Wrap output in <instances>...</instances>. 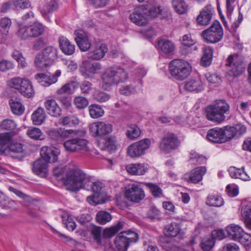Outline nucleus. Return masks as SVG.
I'll use <instances>...</instances> for the list:
<instances>
[{
    "label": "nucleus",
    "instance_id": "obj_1",
    "mask_svg": "<svg viewBox=\"0 0 251 251\" xmlns=\"http://www.w3.org/2000/svg\"><path fill=\"white\" fill-rule=\"evenodd\" d=\"M60 154L58 149L54 147H42L40 151L41 158L35 161L33 164V172L38 176L45 177L48 172V164L49 162L57 161Z\"/></svg>",
    "mask_w": 251,
    "mask_h": 251
},
{
    "label": "nucleus",
    "instance_id": "obj_2",
    "mask_svg": "<svg viewBox=\"0 0 251 251\" xmlns=\"http://www.w3.org/2000/svg\"><path fill=\"white\" fill-rule=\"evenodd\" d=\"M87 180L86 175L84 172L77 168L67 172L64 183L68 190L75 192L81 188L89 190L86 187Z\"/></svg>",
    "mask_w": 251,
    "mask_h": 251
},
{
    "label": "nucleus",
    "instance_id": "obj_3",
    "mask_svg": "<svg viewBox=\"0 0 251 251\" xmlns=\"http://www.w3.org/2000/svg\"><path fill=\"white\" fill-rule=\"evenodd\" d=\"M229 106L225 100H220L206 107L207 119L214 123L220 124L225 120V114L228 112Z\"/></svg>",
    "mask_w": 251,
    "mask_h": 251
},
{
    "label": "nucleus",
    "instance_id": "obj_4",
    "mask_svg": "<svg viewBox=\"0 0 251 251\" xmlns=\"http://www.w3.org/2000/svg\"><path fill=\"white\" fill-rule=\"evenodd\" d=\"M171 75L175 79L182 80L191 74L192 67L190 63L182 59H174L169 63Z\"/></svg>",
    "mask_w": 251,
    "mask_h": 251
},
{
    "label": "nucleus",
    "instance_id": "obj_5",
    "mask_svg": "<svg viewBox=\"0 0 251 251\" xmlns=\"http://www.w3.org/2000/svg\"><path fill=\"white\" fill-rule=\"evenodd\" d=\"M57 49L53 46H48L37 54L34 63L39 69L51 65L57 58Z\"/></svg>",
    "mask_w": 251,
    "mask_h": 251
},
{
    "label": "nucleus",
    "instance_id": "obj_6",
    "mask_svg": "<svg viewBox=\"0 0 251 251\" xmlns=\"http://www.w3.org/2000/svg\"><path fill=\"white\" fill-rule=\"evenodd\" d=\"M77 87H78V83L75 79L70 80L57 90L56 92L57 99L66 108H69L71 104L70 95L75 92Z\"/></svg>",
    "mask_w": 251,
    "mask_h": 251
},
{
    "label": "nucleus",
    "instance_id": "obj_7",
    "mask_svg": "<svg viewBox=\"0 0 251 251\" xmlns=\"http://www.w3.org/2000/svg\"><path fill=\"white\" fill-rule=\"evenodd\" d=\"M223 35L222 26L220 22L216 20L209 28L202 31L201 36L207 43L215 44L222 40Z\"/></svg>",
    "mask_w": 251,
    "mask_h": 251
},
{
    "label": "nucleus",
    "instance_id": "obj_8",
    "mask_svg": "<svg viewBox=\"0 0 251 251\" xmlns=\"http://www.w3.org/2000/svg\"><path fill=\"white\" fill-rule=\"evenodd\" d=\"M138 235L134 232L123 231L116 237L115 244L120 251H126L128 247L138 240Z\"/></svg>",
    "mask_w": 251,
    "mask_h": 251
},
{
    "label": "nucleus",
    "instance_id": "obj_9",
    "mask_svg": "<svg viewBox=\"0 0 251 251\" xmlns=\"http://www.w3.org/2000/svg\"><path fill=\"white\" fill-rule=\"evenodd\" d=\"M151 145L150 139L145 138L131 144L127 148V155L131 158H138L145 154Z\"/></svg>",
    "mask_w": 251,
    "mask_h": 251
},
{
    "label": "nucleus",
    "instance_id": "obj_10",
    "mask_svg": "<svg viewBox=\"0 0 251 251\" xmlns=\"http://www.w3.org/2000/svg\"><path fill=\"white\" fill-rule=\"evenodd\" d=\"M89 130L93 136L105 138L112 132L113 127L111 124L98 122L89 126Z\"/></svg>",
    "mask_w": 251,
    "mask_h": 251
},
{
    "label": "nucleus",
    "instance_id": "obj_11",
    "mask_svg": "<svg viewBox=\"0 0 251 251\" xmlns=\"http://www.w3.org/2000/svg\"><path fill=\"white\" fill-rule=\"evenodd\" d=\"M87 186H90V189L93 192V194L87 198V202L91 205H96L104 202L102 201L101 191L102 187V183L100 181L91 182L87 180Z\"/></svg>",
    "mask_w": 251,
    "mask_h": 251
},
{
    "label": "nucleus",
    "instance_id": "obj_12",
    "mask_svg": "<svg viewBox=\"0 0 251 251\" xmlns=\"http://www.w3.org/2000/svg\"><path fill=\"white\" fill-rule=\"evenodd\" d=\"M226 66L231 67L229 75L233 77L240 76L245 72L246 68V65L242 60L238 57L234 58L232 54L229 55L226 59Z\"/></svg>",
    "mask_w": 251,
    "mask_h": 251
},
{
    "label": "nucleus",
    "instance_id": "obj_13",
    "mask_svg": "<svg viewBox=\"0 0 251 251\" xmlns=\"http://www.w3.org/2000/svg\"><path fill=\"white\" fill-rule=\"evenodd\" d=\"M180 145L178 137L174 133H170L164 136L159 144L161 151L165 153H170L176 149Z\"/></svg>",
    "mask_w": 251,
    "mask_h": 251
},
{
    "label": "nucleus",
    "instance_id": "obj_14",
    "mask_svg": "<svg viewBox=\"0 0 251 251\" xmlns=\"http://www.w3.org/2000/svg\"><path fill=\"white\" fill-rule=\"evenodd\" d=\"M65 150L70 152H77L80 150H86L87 148V141L78 137L65 140L63 143Z\"/></svg>",
    "mask_w": 251,
    "mask_h": 251
},
{
    "label": "nucleus",
    "instance_id": "obj_15",
    "mask_svg": "<svg viewBox=\"0 0 251 251\" xmlns=\"http://www.w3.org/2000/svg\"><path fill=\"white\" fill-rule=\"evenodd\" d=\"M145 196L142 188L137 184H131L126 187L125 197L129 201L137 203Z\"/></svg>",
    "mask_w": 251,
    "mask_h": 251
},
{
    "label": "nucleus",
    "instance_id": "obj_16",
    "mask_svg": "<svg viewBox=\"0 0 251 251\" xmlns=\"http://www.w3.org/2000/svg\"><path fill=\"white\" fill-rule=\"evenodd\" d=\"M72 129H65L63 128H51L48 131L49 138L54 143L60 144L69 137L70 134L73 133Z\"/></svg>",
    "mask_w": 251,
    "mask_h": 251
},
{
    "label": "nucleus",
    "instance_id": "obj_17",
    "mask_svg": "<svg viewBox=\"0 0 251 251\" xmlns=\"http://www.w3.org/2000/svg\"><path fill=\"white\" fill-rule=\"evenodd\" d=\"M101 68V65L99 62L91 63L89 61H84L80 67V71L83 76L89 78L99 73Z\"/></svg>",
    "mask_w": 251,
    "mask_h": 251
},
{
    "label": "nucleus",
    "instance_id": "obj_18",
    "mask_svg": "<svg viewBox=\"0 0 251 251\" xmlns=\"http://www.w3.org/2000/svg\"><path fill=\"white\" fill-rule=\"evenodd\" d=\"M145 9L142 5L135 8L130 15L129 19L131 21L138 26L146 25L148 19Z\"/></svg>",
    "mask_w": 251,
    "mask_h": 251
},
{
    "label": "nucleus",
    "instance_id": "obj_19",
    "mask_svg": "<svg viewBox=\"0 0 251 251\" xmlns=\"http://www.w3.org/2000/svg\"><path fill=\"white\" fill-rule=\"evenodd\" d=\"M76 43L81 51H87L91 46V43L86 34L81 29L75 32Z\"/></svg>",
    "mask_w": 251,
    "mask_h": 251
},
{
    "label": "nucleus",
    "instance_id": "obj_20",
    "mask_svg": "<svg viewBox=\"0 0 251 251\" xmlns=\"http://www.w3.org/2000/svg\"><path fill=\"white\" fill-rule=\"evenodd\" d=\"M206 138L208 141L214 143L221 144L226 142L222 128L214 127L209 129L207 133Z\"/></svg>",
    "mask_w": 251,
    "mask_h": 251
},
{
    "label": "nucleus",
    "instance_id": "obj_21",
    "mask_svg": "<svg viewBox=\"0 0 251 251\" xmlns=\"http://www.w3.org/2000/svg\"><path fill=\"white\" fill-rule=\"evenodd\" d=\"M214 12L211 5L205 6L197 18L198 24L200 25H208L212 19Z\"/></svg>",
    "mask_w": 251,
    "mask_h": 251
},
{
    "label": "nucleus",
    "instance_id": "obj_22",
    "mask_svg": "<svg viewBox=\"0 0 251 251\" xmlns=\"http://www.w3.org/2000/svg\"><path fill=\"white\" fill-rule=\"evenodd\" d=\"M59 48L62 52L66 55H72L75 51V44L69 41L66 37L60 36L58 38Z\"/></svg>",
    "mask_w": 251,
    "mask_h": 251
},
{
    "label": "nucleus",
    "instance_id": "obj_23",
    "mask_svg": "<svg viewBox=\"0 0 251 251\" xmlns=\"http://www.w3.org/2000/svg\"><path fill=\"white\" fill-rule=\"evenodd\" d=\"M142 6L145 9V11H146L147 19L158 17L162 10L160 6L154 1L149 2Z\"/></svg>",
    "mask_w": 251,
    "mask_h": 251
},
{
    "label": "nucleus",
    "instance_id": "obj_24",
    "mask_svg": "<svg viewBox=\"0 0 251 251\" xmlns=\"http://www.w3.org/2000/svg\"><path fill=\"white\" fill-rule=\"evenodd\" d=\"M175 48V44L169 40L161 39L157 42L158 50L166 55L172 54Z\"/></svg>",
    "mask_w": 251,
    "mask_h": 251
},
{
    "label": "nucleus",
    "instance_id": "obj_25",
    "mask_svg": "<svg viewBox=\"0 0 251 251\" xmlns=\"http://www.w3.org/2000/svg\"><path fill=\"white\" fill-rule=\"evenodd\" d=\"M185 89L189 92L199 93L204 89V84L200 78L192 79L185 82Z\"/></svg>",
    "mask_w": 251,
    "mask_h": 251
},
{
    "label": "nucleus",
    "instance_id": "obj_26",
    "mask_svg": "<svg viewBox=\"0 0 251 251\" xmlns=\"http://www.w3.org/2000/svg\"><path fill=\"white\" fill-rule=\"evenodd\" d=\"M205 167H198L191 171L189 175V181L193 183H198L202 180L203 175L206 173Z\"/></svg>",
    "mask_w": 251,
    "mask_h": 251
},
{
    "label": "nucleus",
    "instance_id": "obj_27",
    "mask_svg": "<svg viewBox=\"0 0 251 251\" xmlns=\"http://www.w3.org/2000/svg\"><path fill=\"white\" fill-rule=\"evenodd\" d=\"M230 176L233 178H239L244 181L251 180L250 176L244 171V167L238 169L235 167H230L228 169Z\"/></svg>",
    "mask_w": 251,
    "mask_h": 251
},
{
    "label": "nucleus",
    "instance_id": "obj_28",
    "mask_svg": "<svg viewBox=\"0 0 251 251\" xmlns=\"http://www.w3.org/2000/svg\"><path fill=\"white\" fill-rule=\"evenodd\" d=\"M108 51V48L105 44H102L98 48L90 51L88 53V58L93 60H99L105 56V53Z\"/></svg>",
    "mask_w": 251,
    "mask_h": 251
},
{
    "label": "nucleus",
    "instance_id": "obj_29",
    "mask_svg": "<svg viewBox=\"0 0 251 251\" xmlns=\"http://www.w3.org/2000/svg\"><path fill=\"white\" fill-rule=\"evenodd\" d=\"M113 76L115 84L122 83L128 78V74L126 71L121 67H111Z\"/></svg>",
    "mask_w": 251,
    "mask_h": 251
},
{
    "label": "nucleus",
    "instance_id": "obj_30",
    "mask_svg": "<svg viewBox=\"0 0 251 251\" xmlns=\"http://www.w3.org/2000/svg\"><path fill=\"white\" fill-rule=\"evenodd\" d=\"M227 232L228 237L233 240H238L243 234V229L240 226L235 224H230L226 228Z\"/></svg>",
    "mask_w": 251,
    "mask_h": 251
},
{
    "label": "nucleus",
    "instance_id": "obj_31",
    "mask_svg": "<svg viewBox=\"0 0 251 251\" xmlns=\"http://www.w3.org/2000/svg\"><path fill=\"white\" fill-rule=\"evenodd\" d=\"M45 106L50 116L57 117L61 115V109L55 100H47L45 102Z\"/></svg>",
    "mask_w": 251,
    "mask_h": 251
},
{
    "label": "nucleus",
    "instance_id": "obj_32",
    "mask_svg": "<svg viewBox=\"0 0 251 251\" xmlns=\"http://www.w3.org/2000/svg\"><path fill=\"white\" fill-rule=\"evenodd\" d=\"M18 91L21 95L27 98L32 97L34 94L32 83L28 79H24V82Z\"/></svg>",
    "mask_w": 251,
    "mask_h": 251
},
{
    "label": "nucleus",
    "instance_id": "obj_33",
    "mask_svg": "<svg viewBox=\"0 0 251 251\" xmlns=\"http://www.w3.org/2000/svg\"><path fill=\"white\" fill-rule=\"evenodd\" d=\"M203 55L201 58V64L202 66L206 67L209 66L212 61L213 49L207 46L203 49Z\"/></svg>",
    "mask_w": 251,
    "mask_h": 251
},
{
    "label": "nucleus",
    "instance_id": "obj_34",
    "mask_svg": "<svg viewBox=\"0 0 251 251\" xmlns=\"http://www.w3.org/2000/svg\"><path fill=\"white\" fill-rule=\"evenodd\" d=\"M128 173L132 175H143L147 171V167L143 164H132L126 167Z\"/></svg>",
    "mask_w": 251,
    "mask_h": 251
},
{
    "label": "nucleus",
    "instance_id": "obj_35",
    "mask_svg": "<svg viewBox=\"0 0 251 251\" xmlns=\"http://www.w3.org/2000/svg\"><path fill=\"white\" fill-rule=\"evenodd\" d=\"M59 0H50V1L41 10V13L43 16L47 19L49 14L52 13L56 10L59 7Z\"/></svg>",
    "mask_w": 251,
    "mask_h": 251
},
{
    "label": "nucleus",
    "instance_id": "obj_36",
    "mask_svg": "<svg viewBox=\"0 0 251 251\" xmlns=\"http://www.w3.org/2000/svg\"><path fill=\"white\" fill-rule=\"evenodd\" d=\"M46 119V114L43 108L39 107L33 112L31 120L34 125H41Z\"/></svg>",
    "mask_w": 251,
    "mask_h": 251
},
{
    "label": "nucleus",
    "instance_id": "obj_37",
    "mask_svg": "<svg viewBox=\"0 0 251 251\" xmlns=\"http://www.w3.org/2000/svg\"><path fill=\"white\" fill-rule=\"evenodd\" d=\"M241 214L247 228L251 230V202L248 203L242 208Z\"/></svg>",
    "mask_w": 251,
    "mask_h": 251
},
{
    "label": "nucleus",
    "instance_id": "obj_38",
    "mask_svg": "<svg viewBox=\"0 0 251 251\" xmlns=\"http://www.w3.org/2000/svg\"><path fill=\"white\" fill-rule=\"evenodd\" d=\"M102 150H105L110 152H113L117 150V143L116 137L111 136L106 138Z\"/></svg>",
    "mask_w": 251,
    "mask_h": 251
},
{
    "label": "nucleus",
    "instance_id": "obj_39",
    "mask_svg": "<svg viewBox=\"0 0 251 251\" xmlns=\"http://www.w3.org/2000/svg\"><path fill=\"white\" fill-rule=\"evenodd\" d=\"M206 204L210 206L221 207L224 204V201L222 197L217 195H209L206 199Z\"/></svg>",
    "mask_w": 251,
    "mask_h": 251
},
{
    "label": "nucleus",
    "instance_id": "obj_40",
    "mask_svg": "<svg viewBox=\"0 0 251 251\" xmlns=\"http://www.w3.org/2000/svg\"><path fill=\"white\" fill-rule=\"evenodd\" d=\"M180 230L179 225L176 223H172L165 227V234L168 237H174L178 235Z\"/></svg>",
    "mask_w": 251,
    "mask_h": 251
},
{
    "label": "nucleus",
    "instance_id": "obj_41",
    "mask_svg": "<svg viewBox=\"0 0 251 251\" xmlns=\"http://www.w3.org/2000/svg\"><path fill=\"white\" fill-rule=\"evenodd\" d=\"M9 104L13 113L16 115H21L25 111L24 106L17 99L9 100Z\"/></svg>",
    "mask_w": 251,
    "mask_h": 251
},
{
    "label": "nucleus",
    "instance_id": "obj_42",
    "mask_svg": "<svg viewBox=\"0 0 251 251\" xmlns=\"http://www.w3.org/2000/svg\"><path fill=\"white\" fill-rule=\"evenodd\" d=\"M16 205L15 201L7 198L0 192V206L6 209H15Z\"/></svg>",
    "mask_w": 251,
    "mask_h": 251
},
{
    "label": "nucleus",
    "instance_id": "obj_43",
    "mask_svg": "<svg viewBox=\"0 0 251 251\" xmlns=\"http://www.w3.org/2000/svg\"><path fill=\"white\" fill-rule=\"evenodd\" d=\"M31 37H38L42 35L44 31L43 25L39 23H34L29 26Z\"/></svg>",
    "mask_w": 251,
    "mask_h": 251
},
{
    "label": "nucleus",
    "instance_id": "obj_44",
    "mask_svg": "<svg viewBox=\"0 0 251 251\" xmlns=\"http://www.w3.org/2000/svg\"><path fill=\"white\" fill-rule=\"evenodd\" d=\"M89 114L93 119H97L101 116L104 114V110L100 105L98 104H91L89 107Z\"/></svg>",
    "mask_w": 251,
    "mask_h": 251
},
{
    "label": "nucleus",
    "instance_id": "obj_45",
    "mask_svg": "<svg viewBox=\"0 0 251 251\" xmlns=\"http://www.w3.org/2000/svg\"><path fill=\"white\" fill-rule=\"evenodd\" d=\"M123 224L119 222L114 226L110 228H105L103 232V236L105 238H110L114 236L120 229L123 228Z\"/></svg>",
    "mask_w": 251,
    "mask_h": 251
},
{
    "label": "nucleus",
    "instance_id": "obj_46",
    "mask_svg": "<svg viewBox=\"0 0 251 251\" xmlns=\"http://www.w3.org/2000/svg\"><path fill=\"white\" fill-rule=\"evenodd\" d=\"M26 134L31 139L38 140L44 139L43 132L38 127H30L26 131Z\"/></svg>",
    "mask_w": 251,
    "mask_h": 251
},
{
    "label": "nucleus",
    "instance_id": "obj_47",
    "mask_svg": "<svg viewBox=\"0 0 251 251\" xmlns=\"http://www.w3.org/2000/svg\"><path fill=\"white\" fill-rule=\"evenodd\" d=\"M172 5L178 14H182L187 11L188 6L184 0H172Z\"/></svg>",
    "mask_w": 251,
    "mask_h": 251
},
{
    "label": "nucleus",
    "instance_id": "obj_48",
    "mask_svg": "<svg viewBox=\"0 0 251 251\" xmlns=\"http://www.w3.org/2000/svg\"><path fill=\"white\" fill-rule=\"evenodd\" d=\"M101 79L104 84L111 86L115 84L111 67L107 69L102 75Z\"/></svg>",
    "mask_w": 251,
    "mask_h": 251
},
{
    "label": "nucleus",
    "instance_id": "obj_49",
    "mask_svg": "<svg viewBox=\"0 0 251 251\" xmlns=\"http://www.w3.org/2000/svg\"><path fill=\"white\" fill-rule=\"evenodd\" d=\"M96 221L101 225H104L112 219V216L110 213L105 211H100L96 215Z\"/></svg>",
    "mask_w": 251,
    "mask_h": 251
},
{
    "label": "nucleus",
    "instance_id": "obj_50",
    "mask_svg": "<svg viewBox=\"0 0 251 251\" xmlns=\"http://www.w3.org/2000/svg\"><path fill=\"white\" fill-rule=\"evenodd\" d=\"M215 240L211 236L205 237L201 243V247L203 251H209L214 246Z\"/></svg>",
    "mask_w": 251,
    "mask_h": 251
},
{
    "label": "nucleus",
    "instance_id": "obj_51",
    "mask_svg": "<svg viewBox=\"0 0 251 251\" xmlns=\"http://www.w3.org/2000/svg\"><path fill=\"white\" fill-rule=\"evenodd\" d=\"M141 134V131L138 126L135 125H130L126 133L128 138L134 140L138 138Z\"/></svg>",
    "mask_w": 251,
    "mask_h": 251
},
{
    "label": "nucleus",
    "instance_id": "obj_52",
    "mask_svg": "<svg viewBox=\"0 0 251 251\" xmlns=\"http://www.w3.org/2000/svg\"><path fill=\"white\" fill-rule=\"evenodd\" d=\"M60 123L64 126H74L79 123L78 118L74 116L64 117L60 119Z\"/></svg>",
    "mask_w": 251,
    "mask_h": 251
},
{
    "label": "nucleus",
    "instance_id": "obj_53",
    "mask_svg": "<svg viewBox=\"0 0 251 251\" xmlns=\"http://www.w3.org/2000/svg\"><path fill=\"white\" fill-rule=\"evenodd\" d=\"M11 25L10 19L3 17L0 18V32L3 35H6L9 32V29Z\"/></svg>",
    "mask_w": 251,
    "mask_h": 251
},
{
    "label": "nucleus",
    "instance_id": "obj_54",
    "mask_svg": "<svg viewBox=\"0 0 251 251\" xmlns=\"http://www.w3.org/2000/svg\"><path fill=\"white\" fill-rule=\"evenodd\" d=\"M24 145L23 143L15 141H12L8 145L10 151L15 153H22L24 151Z\"/></svg>",
    "mask_w": 251,
    "mask_h": 251
},
{
    "label": "nucleus",
    "instance_id": "obj_55",
    "mask_svg": "<svg viewBox=\"0 0 251 251\" xmlns=\"http://www.w3.org/2000/svg\"><path fill=\"white\" fill-rule=\"evenodd\" d=\"M81 92L84 95H89L93 90V84L88 80L82 81L80 85L78 84Z\"/></svg>",
    "mask_w": 251,
    "mask_h": 251
},
{
    "label": "nucleus",
    "instance_id": "obj_56",
    "mask_svg": "<svg viewBox=\"0 0 251 251\" xmlns=\"http://www.w3.org/2000/svg\"><path fill=\"white\" fill-rule=\"evenodd\" d=\"M160 211L155 206H151L147 212V217L151 220H159Z\"/></svg>",
    "mask_w": 251,
    "mask_h": 251
},
{
    "label": "nucleus",
    "instance_id": "obj_57",
    "mask_svg": "<svg viewBox=\"0 0 251 251\" xmlns=\"http://www.w3.org/2000/svg\"><path fill=\"white\" fill-rule=\"evenodd\" d=\"M88 100L82 96H76L74 98V103L79 109H84L88 105Z\"/></svg>",
    "mask_w": 251,
    "mask_h": 251
},
{
    "label": "nucleus",
    "instance_id": "obj_58",
    "mask_svg": "<svg viewBox=\"0 0 251 251\" xmlns=\"http://www.w3.org/2000/svg\"><path fill=\"white\" fill-rule=\"evenodd\" d=\"M190 160L193 164L196 165L203 164L206 162V158L205 156L197 153H192V152H191Z\"/></svg>",
    "mask_w": 251,
    "mask_h": 251
},
{
    "label": "nucleus",
    "instance_id": "obj_59",
    "mask_svg": "<svg viewBox=\"0 0 251 251\" xmlns=\"http://www.w3.org/2000/svg\"><path fill=\"white\" fill-rule=\"evenodd\" d=\"M16 34L17 36L22 40H25L28 37H31L29 26H20Z\"/></svg>",
    "mask_w": 251,
    "mask_h": 251
},
{
    "label": "nucleus",
    "instance_id": "obj_60",
    "mask_svg": "<svg viewBox=\"0 0 251 251\" xmlns=\"http://www.w3.org/2000/svg\"><path fill=\"white\" fill-rule=\"evenodd\" d=\"M14 9H25L30 6L28 0H12Z\"/></svg>",
    "mask_w": 251,
    "mask_h": 251
},
{
    "label": "nucleus",
    "instance_id": "obj_61",
    "mask_svg": "<svg viewBox=\"0 0 251 251\" xmlns=\"http://www.w3.org/2000/svg\"><path fill=\"white\" fill-rule=\"evenodd\" d=\"M110 0H87L89 4L96 9L102 8L105 7Z\"/></svg>",
    "mask_w": 251,
    "mask_h": 251
},
{
    "label": "nucleus",
    "instance_id": "obj_62",
    "mask_svg": "<svg viewBox=\"0 0 251 251\" xmlns=\"http://www.w3.org/2000/svg\"><path fill=\"white\" fill-rule=\"evenodd\" d=\"M94 99L97 101L104 102L108 100L110 96L105 92L97 91L94 94Z\"/></svg>",
    "mask_w": 251,
    "mask_h": 251
},
{
    "label": "nucleus",
    "instance_id": "obj_63",
    "mask_svg": "<svg viewBox=\"0 0 251 251\" xmlns=\"http://www.w3.org/2000/svg\"><path fill=\"white\" fill-rule=\"evenodd\" d=\"M211 237L215 240L217 239L219 240H223L226 237H228V234L226 229L225 231L223 229H215L212 232Z\"/></svg>",
    "mask_w": 251,
    "mask_h": 251
},
{
    "label": "nucleus",
    "instance_id": "obj_64",
    "mask_svg": "<svg viewBox=\"0 0 251 251\" xmlns=\"http://www.w3.org/2000/svg\"><path fill=\"white\" fill-rule=\"evenodd\" d=\"M62 223L65 226L66 228L70 231H73L76 227V224L73 219L69 216L66 218H63Z\"/></svg>",
    "mask_w": 251,
    "mask_h": 251
}]
</instances>
